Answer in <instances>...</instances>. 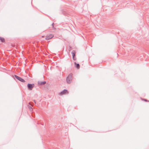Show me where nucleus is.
Here are the masks:
<instances>
[{
    "label": "nucleus",
    "instance_id": "1",
    "mask_svg": "<svg viewBox=\"0 0 149 149\" xmlns=\"http://www.w3.org/2000/svg\"><path fill=\"white\" fill-rule=\"evenodd\" d=\"M72 79V76L71 74H69L67 77L66 81L68 83L70 84L71 83Z\"/></svg>",
    "mask_w": 149,
    "mask_h": 149
},
{
    "label": "nucleus",
    "instance_id": "2",
    "mask_svg": "<svg viewBox=\"0 0 149 149\" xmlns=\"http://www.w3.org/2000/svg\"><path fill=\"white\" fill-rule=\"evenodd\" d=\"M35 86V85L34 84H30L28 83L27 84V86L28 89L31 90Z\"/></svg>",
    "mask_w": 149,
    "mask_h": 149
},
{
    "label": "nucleus",
    "instance_id": "3",
    "mask_svg": "<svg viewBox=\"0 0 149 149\" xmlns=\"http://www.w3.org/2000/svg\"><path fill=\"white\" fill-rule=\"evenodd\" d=\"M14 77L17 80L21 81V82H25V81L24 79L17 75H15Z\"/></svg>",
    "mask_w": 149,
    "mask_h": 149
},
{
    "label": "nucleus",
    "instance_id": "4",
    "mask_svg": "<svg viewBox=\"0 0 149 149\" xmlns=\"http://www.w3.org/2000/svg\"><path fill=\"white\" fill-rule=\"evenodd\" d=\"M54 37V35L52 34H49L47 35L46 36L45 39L46 40H48Z\"/></svg>",
    "mask_w": 149,
    "mask_h": 149
},
{
    "label": "nucleus",
    "instance_id": "5",
    "mask_svg": "<svg viewBox=\"0 0 149 149\" xmlns=\"http://www.w3.org/2000/svg\"><path fill=\"white\" fill-rule=\"evenodd\" d=\"M46 82L45 81H38V84L39 85H41L45 84Z\"/></svg>",
    "mask_w": 149,
    "mask_h": 149
},
{
    "label": "nucleus",
    "instance_id": "6",
    "mask_svg": "<svg viewBox=\"0 0 149 149\" xmlns=\"http://www.w3.org/2000/svg\"><path fill=\"white\" fill-rule=\"evenodd\" d=\"M67 92H68V90L66 89H64L60 92V94L63 95L66 93Z\"/></svg>",
    "mask_w": 149,
    "mask_h": 149
},
{
    "label": "nucleus",
    "instance_id": "7",
    "mask_svg": "<svg viewBox=\"0 0 149 149\" xmlns=\"http://www.w3.org/2000/svg\"><path fill=\"white\" fill-rule=\"evenodd\" d=\"M74 64L75 65V67L77 69H79L80 68V65L79 63H77L76 62H74Z\"/></svg>",
    "mask_w": 149,
    "mask_h": 149
},
{
    "label": "nucleus",
    "instance_id": "8",
    "mask_svg": "<svg viewBox=\"0 0 149 149\" xmlns=\"http://www.w3.org/2000/svg\"><path fill=\"white\" fill-rule=\"evenodd\" d=\"M71 53L72 54V57L75 56V54L76 53V52L74 50L72 51Z\"/></svg>",
    "mask_w": 149,
    "mask_h": 149
},
{
    "label": "nucleus",
    "instance_id": "9",
    "mask_svg": "<svg viewBox=\"0 0 149 149\" xmlns=\"http://www.w3.org/2000/svg\"><path fill=\"white\" fill-rule=\"evenodd\" d=\"M0 40L2 42H5V40L3 38L0 37Z\"/></svg>",
    "mask_w": 149,
    "mask_h": 149
},
{
    "label": "nucleus",
    "instance_id": "10",
    "mask_svg": "<svg viewBox=\"0 0 149 149\" xmlns=\"http://www.w3.org/2000/svg\"><path fill=\"white\" fill-rule=\"evenodd\" d=\"M72 58L73 60L74 61H75L77 59V58L76 57H75V56L72 57Z\"/></svg>",
    "mask_w": 149,
    "mask_h": 149
},
{
    "label": "nucleus",
    "instance_id": "11",
    "mask_svg": "<svg viewBox=\"0 0 149 149\" xmlns=\"http://www.w3.org/2000/svg\"><path fill=\"white\" fill-rule=\"evenodd\" d=\"M29 108L30 110H32L33 109L30 106H29Z\"/></svg>",
    "mask_w": 149,
    "mask_h": 149
},
{
    "label": "nucleus",
    "instance_id": "12",
    "mask_svg": "<svg viewBox=\"0 0 149 149\" xmlns=\"http://www.w3.org/2000/svg\"><path fill=\"white\" fill-rule=\"evenodd\" d=\"M54 23H53L52 24V27L53 28V29H55V27H54Z\"/></svg>",
    "mask_w": 149,
    "mask_h": 149
},
{
    "label": "nucleus",
    "instance_id": "13",
    "mask_svg": "<svg viewBox=\"0 0 149 149\" xmlns=\"http://www.w3.org/2000/svg\"><path fill=\"white\" fill-rule=\"evenodd\" d=\"M31 102H29V104L31 105L32 106H33V105H32V104H31Z\"/></svg>",
    "mask_w": 149,
    "mask_h": 149
},
{
    "label": "nucleus",
    "instance_id": "14",
    "mask_svg": "<svg viewBox=\"0 0 149 149\" xmlns=\"http://www.w3.org/2000/svg\"><path fill=\"white\" fill-rule=\"evenodd\" d=\"M33 101L35 103V104H36V100H33Z\"/></svg>",
    "mask_w": 149,
    "mask_h": 149
},
{
    "label": "nucleus",
    "instance_id": "15",
    "mask_svg": "<svg viewBox=\"0 0 149 149\" xmlns=\"http://www.w3.org/2000/svg\"><path fill=\"white\" fill-rule=\"evenodd\" d=\"M143 100L145 101H147V100L146 99H143Z\"/></svg>",
    "mask_w": 149,
    "mask_h": 149
}]
</instances>
